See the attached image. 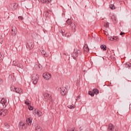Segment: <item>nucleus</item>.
Here are the masks:
<instances>
[{"label": "nucleus", "instance_id": "cd10ccee", "mask_svg": "<svg viewBox=\"0 0 131 131\" xmlns=\"http://www.w3.org/2000/svg\"><path fill=\"white\" fill-rule=\"evenodd\" d=\"M64 36L66 37H70V36H71V34L67 33Z\"/></svg>", "mask_w": 131, "mask_h": 131}, {"label": "nucleus", "instance_id": "9b49d317", "mask_svg": "<svg viewBox=\"0 0 131 131\" xmlns=\"http://www.w3.org/2000/svg\"><path fill=\"white\" fill-rule=\"evenodd\" d=\"M33 47H34V46H33V43L32 42H29L27 43L26 45L27 49H29L30 50H32Z\"/></svg>", "mask_w": 131, "mask_h": 131}, {"label": "nucleus", "instance_id": "f8f14e48", "mask_svg": "<svg viewBox=\"0 0 131 131\" xmlns=\"http://www.w3.org/2000/svg\"><path fill=\"white\" fill-rule=\"evenodd\" d=\"M1 104H2L4 108H6L8 103H7V100H6L5 98H2L1 100Z\"/></svg>", "mask_w": 131, "mask_h": 131}, {"label": "nucleus", "instance_id": "f03ea898", "mask_svg": "<svg viewBox=\"0 0 131 131\" xmlns=\"http://www.w3.org/2000/svg\"><path fill=\"white\" fill-rule=\"evenodd\" d=\"M10 90L11 92H15L16 93V94H19V95H21V94H23V91H22V89L19 88H16L14 86H12L10 88Z\"/></svg>", "mask_w": 131, "mask_h": 131}, {"label": "nucleus", "instance_id": "f257e3e1", "mask_svg": "<svg viewBox=\"0 0 131 131\" xmlns=\"http://www.w3.org/2000/svg\"><path fill=\"white\" fill-rule=\"evenodd\" d=\"M80 55H81V52L80 50L76 49H74L73 53L72 54V57L74 59V60H76Z\"/></svg>", "mask_w": 131, "mask_h": 131}, {"label": "nucleus", "instance_id": "5701e85b", "mask_svg": "<svg viewBox=\"0 0 131 131\" xmlns=\"http://www.w3.org/2000/svg\"><path fill=\"white\" fill-rule=\"evenodd\" d=\"M36 131H41V127L40 126H37L36 127Z\"/></svg>", "mask_w": 131, "mask_h": 131}, {"label": "nucleus", "instance_id": "ea45409f", "mask_svg": "<svg viewBox=\"0 0 131 131\" xmlns=\"http://www.w3.org/2000/svg\"><path fill=\"white\" fill-rule=\"evenodd\" d=\"M84 50H85V51H86V52H89V47H87L86 48V49H84Z\"/></svg>", "mask_w": 131, "mask_h": 131}, {"label": "nucleus", "instance_id": "9d476101", "mask_svg": "<svg viewBox=\"0 0 131 131\" xmlns=\"http://www.w3.org/2000/svg\"><path fill=\"white\" fill-rule=\"evenodd\" d=\"M60 94L62 96H65L67 94V89L66 88H60Z\"/></svg>", "mask_w": 131, "mask_h": 131}, {"label": "nucleus", "instance_id": "e433bc0d", "mask_svg": "<svg viewBox=\"0 0 131 131\" xmlns=\"http://www.w3.org/2000/svg\"><path fill=\"white\" fill-rule=\"evenodd\" d=\"M42 115V113L41 112H39L38 116H41Z\"/></svg>", "mask_w": 131, "mask_h": 131}, {"label": "nucleus", "instance_id": "0eeeda50", "mask_svg": "<svg viewBox=\"0 0 131 131\" xmlns=\"http://www.w3.org/2000/svg\"><path fill=\"white\" fill-rule=\"evenodd\" d=\"M42 76L43 78L46 79V80H49V79H50V78L52 77V75L49 73H46L43 74Z\"/></svg>", "mask_w": 131, "mask_h": 131}, {"label": "nucleus", "instance_id": "c85d7f7f", "mask_svg": "<svg viewBox=\"0 0 131 131\" xmlns=\"http://www.w3.org/2000/svg\"><path fill=\"white\" fill-rule=\"evenodd\" d=\"M4 125L6 128H9V127H10V125L8 123H5Z\"/></svg>", "mask_w": 131, "mask_h": 131}, {"label": "nucleus", "instance_id": "20e7f679", "mask_svg": "<svg viewBox=\"0 0 131 131\" xmlns=\"http://www.w3.org/2000/svg\"><path fill=\"white\" fill-rule=\"evenodd\" d=\"M44 98L46 101L53 102V99H52V95H51V94H49L48 93H45L44 94Z\"/></svg>", "mask_w": 131, "mask_h": 131}, {"label": "nucleus", "instance_id": "6e6552de", "mask_svg": "<svg viewBox=\"0 0 131 131\" xmlns=\"http://www.w3.org/2000/svg\"><path fill=\"white\" fill-rule=\"evenodd\" d=\"M7 113H8V110H7L2 109L0 110V116H2V117L6 116V115H7Z\"/></svg>", "mask_w": 131, "mask_h": 131}, {"label": "nucleus", "instance_id": "c756f323", "mask_svg": "<svg viewBox=\"0 0 131 131\" xmlns=\"http://www.w3.org/2000/svg\"><path fill=\"white\" fill-rule=\"evenodd\" d=\"M3 41H4V38H3V37L0 35V43H3Z\"/></svg>", "mask_w": 131, "mask_h": 131}, {"label": "nucleus", "instance_id": "72a5a7b5", "mask_svg": "<svg viewBox=\"0 0 131 131\" xmlns=\"http://www.w3.org/2000/svg\"><path fill=\"white\" fill-rule=\"evenodd\" d=\"M113 37H109L108 39L109 40H111L112 41H113Z\"/></svg>", "mask_w": 131, "mask_h": 131}, {"label": "nucleus", "instance_id": "58836bf2", "mask_svg": "<svg viewBox=\"0 0 131 131\" xmlns=\"http://www.w3.org/2000/svg\"><path fill=\"white\" fill-rule=\"evenodd\" d=\"M3 82H4V81L3 80V79L0 78V84H2V83H3Z\"/></svg>", "mask_w": 131, "mask_h": 131}, {"label": "nucleus", "instance_id": "2eb2a0df", "mask_svg": "<svg viewBox=\"0 0 131 131\" xmlns=\"http://www.w3.org/2000/svg\"><path fill=\"white\" fill-rule=\"evenodd\" d=\"M42 4H46V5H49L50 3L52 2V0H38Z\"/></svg>", "mask_w": 131, "mask_h": 131}, {"label": "nucleus", "instance_id": "bb28decb", "mask_svg": "<svg viewBox=\"0 0 131 131\" xmlns=\"http://www.w3.org/2000/svg\"><path fill=\"white\" fill-rule=\"evenodd\" d=\"M17 67H19V68H21V69H23V64L22 63H19L17 65Z\"/></svg>", "mask_w": 131, "mask_h": 131}, {"label": "nucleus", "instance_id": "37998d69", "mask_svg": "<svg viewBox=\"0 0 131 131\" xmlns=\"http://www.w3.org/2000/svg\"><path fill=\"white\" fill-rule=\"evenodd\" d=\"M126 65H128V68H130V66H129V63H126Z\"/></svg>", "mask_w": 131, "mask_h": 131}, {"label": "nucleus", "instance_id": "4c0bfd02", "mask_svg": "<svg viewBox=\"0 0 131 131\" xmlns=\"http://www.w3.org/2000/svg\"><path fill=\"white\" fill-rule=\"evenodd\" d=\"M18 19L19 20H23V17H22V16H18Z\"/></svg>", "mask_w": 131, "mask_h": 131}, {"label": "nucleus", "instance_id": "1a4fd4ad", "mask_svg": "<svg viewBox=\"0 0 131 131\" xmlns=\"http://www.w3.org/2000/svg\"><path fill=\"white\" fill-rule=\"evenodd\" d=\"M108 129L112 131H117V127H114V125L112 124H110L108 127Z\"/></svg>", "mask_w": 131, "mask_h": 131}, {"label": "nucleus", "instance_id": "a878e982", "mask_svg": "<svg viewBox=\"0 0 131 131\" xmlns=\"http://www.w3.org/2000/svg\"><path fill=\"white\" fill-rule=\"evenodd\" d=\"M3 59L4 57H3V55H2V53H0V63H2V62H3Z\"/></svg>", "mask_w": 131, "mask_h": 131}, {"label": "nucleus", "instance_id": "473e14b6", "mask_svg": "<svg viewBox=\"0 0 131 131\" xmlns=\"http://www.w3.org/2000/svg\"><path fill=\"white\" fill-rule=\"evenodd\" d=\"M68 108L70 109H74V106L72 105H68Z\"/></svg>", "mask_w": 131, "mask_h": 131}, {"label": "nucleus", "instance_id": "dca6fc26", "mask_svg": "<svg viewBox=\"0 0 131 131\" xmlns=\"http://www.w3.org/2000/svg\"><path fill=\"white\" fill-rule=\"evenodd\" d=\"M40 52L44 57H46V58L49 57V54H47L46 51H45L42 48L41 49Z\"/></svg>", "mask_w": 131, "mask_h": 131}, {"label": "nucleus", "instance_id": "b1692460", "mask_svg": "<svg viewBox=\"0 0 131 131\" xmlns=\"http://www.w3.org/2000/svg\"><path fill=\"white\" fill-rule=\"evenodd\" d=\"M118 41V40H119V38H118V37L116 36H114L113 37V41Z\"/></svg>", "mask_w": 131, "mask_h": 131}, {"label": "nucleus", "instance_id": "412c9836", "mask_svg": "<svg viewBox=\"0 0 131 131\" xmlns=\"http://www.w3.org/2000/svg\"><path fill=\"white\" fill-rule=\"evenodd\" d=\"M100 48L102 50H103V51H106L107 50V47H106V45H101L100 46Z\"/></svg>", "mask_w": 131, "mask_h": 131}, {"label": "nucleus", "instance_id": "c9c22d12", "mask_svg": "<svg viewBox=\"0 0 131 131\" xmlns=\"http://www.w3.org/2000/svg\"><path fill=\"white\" fill-rule=\"evenodd\" d=\"M29 110H33V107L32 106H29Z\"/></svg>", "mask_w": 131, "mask_h": 131}, {"label": "nucleus", "instance_id": "7ed1b4c3", "mask_svg": "<svg viewBox=\"0 0 131 131\" xmlns=\"http://www.w3.org/2000/svg\"><path fill=\"white\" fill-rule=\"evenodd\" d=\"M39 78V76L37 74H33L32 76V82L34 84H36L37 83V81H38V79Z\"/></svg>", "mask_w": 131, "mask_h": 131}, {"label": "nucleus", "instance_id": "a211bd4d", "mask_svg": "<svg viewBox=\"0 0 131 131\" xmlns=\"http://www.w3.org/2000/svg\"><path fill=\"white\" fill-rule=\"evenodd\" d=\"M26 122L28 124V125H31V123H32V118H29L27 119Z\"/></svg>", "mask_w": 131, "mask_h": 131}, {"label": "nucleus", "instance_id": "393cba45", "mask_svg": "<svg viewBox=\"0 0 131 131\" xmlns=\"http://www.w3.org/2000/svg\"><path fill=\"white\" fill-rule=\"evenodd\" d=\"M60 32L61 33L62 36H65V34H65L64 30H61V32Z\"/></svg>", "mask_w": 131, "mask_h": 131}, {"label": "nucleus", "instance_id": "ddd939ff", "mask_svg": "<svg viewBox=\"0 0 131 131\" xmlns=\"http://www.w3.org/2000/svg\"><path fill=\"white\" fill-rule=\"evenodd\" d=\"M27 124L26 123H24L22 122H20L19 123V128L21 129H25V128H27Z\"/></svg>", "mask_w": 131, "mask_h": 131}, {"label": "nucleus", "instance_id": "f704fd0d", "mask_svg": "<svg viewBox=\"0 0 131 131\" xmlns=\"http://www.w3.org/2000/svg\"><path fill=\"white\" fill-rule=\"evenodd\" d=\"M35 113L38 116V115L39 114V112L38 111V110H36V111H35Z\"/></svg>", "mask_w": 131, "mask_h": 131}, {"label": "nucleus", "instance_id": "a19ab883", "mask_svg": "<svg viewBox=\"0 0 131 131\" xmlns=\"http://www.w3.org/2000/svg\"><path fill=\"white\" fill-rule=\"evenodd\" d=\"M25 103L26 105H29V102L28 101H25Z\"/></svg>", "mask_w": 131, "mask_h": 131}, {"label": "nucleus", "instance_id": "c03bdc74", "mask_svg": "<svg viewBox=\"0 0 131 131\" xmlns=\"http://www.w3.org/2000/svg\"><path fill=\"white\" fill-rule=\"evenodd\" d=\"M63 57L67 56V54L66 53H63Z\"/></svg>", "mask_w": 131, "mask_h": 131}, {"label": "nucleus", "instance_id": "7c9ffc66", "mask_svg": "<svg viewBox=\"0 0 131 131\" xmlns=\"http://www.w3.org/2000/svg\"><path fill=\"white\" fill-rule=\"evenodd\" d=\"M110 8L111 9H112V10H114V9H115V6H114V5H111Z\"/></svg>", "mask_w": 131, "mask_h": 131}, {"label": "nucleus", "instance_id": "aec40b11", "mask_svg": "<svg viewBox=\"0 0 131 131\" xmlns=\"http://www.w3.org/2000/svg\"><path fill=\"white\" fill-rule=\"evenodd\" d=\"M112 20L114 23H116L117 22V18L115 15L112 16Z\"/></svg>", "mask_w": 131, "mask_h": 131}, {"label": "nucleus", "instance_id": "423d86ee", "mask_svg": "<svg viewBox=\"0 0 131 131\" xmlns=\"http://www.w3.org/2000/svg\"><path fill=\"white\" fill-rule=\"evenodd\" d=\"M11 34L12 36H15L17 34V28L15 26H12L11 28Z\"/></svg>", "mask_w": 131, "mask_h": 131}, {"label": "nucleus", "instance_id": "79ce46f5", "mask_svg": "<svg viewBox=\"0 0 131 131\" xmlns=\"http://www.w3.org/2000/svg\"><path fill=\"white\" fill-rule=\"evenodd\" d=\"M123 34H124V32H121L120 35H123Z\"/></svg>", "mask_w": 131, "mask_h": 131}, {"label": "nucleus", "instance_id": "a18cd8bd", "mask_svg": "<svg viewBox=\"0 0 131 131\" xmlns=\"http://www.w3.org/2000/svg\"><path fill=\"white\" fill-rule=\"evenodd\" d=\"M46 15L47 16H48L49 15V12H47Z\"/></svg>", "mask_w": 131, "mask_h": 131}, {"label": "nucleus", "instance_id": "39448f33", "mask_svg": "<svg viewBox=\"0 0 131 131\" xmlns=\"http://www.w3.org/2000/svg\"><path fill=\"white\" fill-rule=\"evenodd\" d=\"M99 93V90L97 89H93L92 92V91L89 92V94L90 95L91 97H94V96H95V94H96V95H98Z\"/></svg>", "mask_w": 131, "mask_h": 131}, {"label": "nucleus", "instance_id": "f3484780", "mask_svg": "<svg viewBox=\"0 0 131 131\" xmlns=\"http://www.w3.org/2000/svg\"><path fill=\"white\" fill-rule=\"evenodd\" d=\"M71 27L73 32H75V31H76V25H75V24H72V25H71Z\"/></svg>", "mask_w": 131, "mask_h": 131}, {"label": "nucleus", "instance_id": "4be33fe9", "mask_svg": "<svg viewBox=\"0 0 131 131\" xmlns=\"http://www.w3.org/2000/svg\"><path fill=\"white\" fill-rule=\"evenodd\" d=\"M66 22L69 25H72V20L70 18H68Z\"/></svg>", "mask_w": 131, "mask_h": 131}, {"label": "nucleus", "instance_id": "4468645a", "mask_svg": "<svg viewBox=\"0 0 131 131\" xmlns=\"http://www.w3.org/2000/svg\"><path fill=\"white\" fill-rule=\"evenodd\" d=\"M10 7L13 11H15V10H16L17 8H18V4L17 3H13L10 6Z\"/></svg>", "mask_w": 131, "mask_h": 131}, {"label": "nucleus", "instance_id": "2f4dec72", "mask_svg": "<svg viewBox=\"0 0 131 131\" xmlns=\"http://www.w3.org/2000/svg\"><path fill=\"white\" fill-rule=\"evenodd\" d=\"M104 27H105L106 28H107V27H109V23H108V22H106L104 24Z\"/></svg>", "mask_w": 131, "mask_h": 131}, {"label": "nucleus", "instance_id": "6ab92c4d", "mask_svg": "<svg viewBox=\"0 0 131 131\" xmlns=\"http://www.w3.org/2000/svg\"><path fill=\"white\" fill-rule=\"evenodd\" d=\"M19 64V61H18V60L16 59L14 61H13L12 62V65H13L14 66H18Z\"/></svg>", "mask_w": 131, "mask_h": 131}]
</instances>
